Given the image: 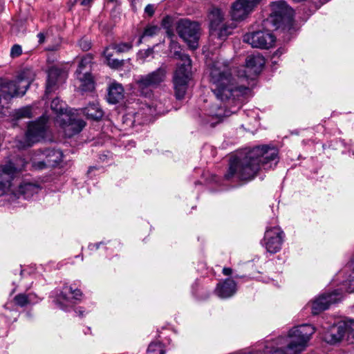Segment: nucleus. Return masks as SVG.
<instances>
[{"instance_id":"obj_34","label":"nucleus","mask_w":354,"mask_h":354,"mask_svg":"<svg viewBox=\"0 0 354 354\" xmlns=\"http://www.w3.org/2000/svg\"><path fill=\"white\" fill-rule=\"evenodd\" d=\"M158 28L156 26H148L145 28V30L142 35L140 36L138 44L142 43V39L144 37H153L156 35L158 32Z\"/></svg>"},{"instance_id":"obj_22","label":"nucleus","mask_w":354,"mask_h":354,"mask_svg":"<svg viewBox=\"0 0 354 354\" xmlns=\"http://www.w3.org/2000/svg\"><path fill=\"white\" fill-rule=\"evenodd\" d=\"M64 75V71L60 68L52 66L49 68L48 71L46 95L53 91L59 78H61Z\"/></svg>"},{"instance_id":"obj_5","label":"nucleus","mask_w":354,"mask_h":354,"mask_svg":"<svg viewBox=\"0 0 354 354\" xmlns=\"http://www.w3.org/2000/svg\"><path fill=\"white\" fill-rule=\"evenodd\" d=\"M166 75L167 66H161L154 71L141 75L136 82L138 92L145 97H151L152 89L158 87L165 81Z\"/></svg>"},{"instance_id":"obj_19","label":"nucleus","mask_w":354,"mask_h":354,"mask_svg":"<svg viewBox=\"0 0 354 354\" xmlns=\"http://www.w3.org/2000/svg\"><path fill=\"white\" fill-rule=\"evenodd\" d=\"M19 170L21 169L17 168L11 162L0 166V196L8 191L14 174Z\"/></svg>"},{"instance_id":"obj_12","label":"nucleus","mask_w":354,"mask_h":354,"mask_svg":"<svg viewBox=\"0 0 354 354\" xmlns=\"http://www.w3.org/2000/svg\"><path fill=\"white\" fill-rule=\"evenodd\" d=\"M283 235V232L279 227L267 228L263 241L266 250L271 254L278 252L281 248Z\"/></svg>"},{"instance_id":"obj_37","label":"nucleus","mask_w":354,"mask_h":354,"mask_svg":"<svg viewBox=\"0 0 354 354\" xmlns=\"http://www.w3.org/2000/svg\"><path fill=\"white\" fill-rule=\"evenodd\" d=\"M79 46L84 51H87L91 48V42L86 38H82L79 41Z\"/></svg>"},{"instance_id":"obj_21","label":"nucleus","mask_w":354,"mask_h":354,"mask_svg":"<svg viewBox=\"0 0 354 354\" xmlns=\"http://www.w3.org/2000/svg\"><path fill=\"white\" fill-rule=\"evenodd\" d=\"M236 291V283L232 279H226L223 282L218 283L215 289L216 295L222 298L226 299L232 297Z\"/></svg>"},{"instance_id":"obj_15","label":"nucleus","mask_w":354,"mask_h":354,"mask_svg":"<svg viewBox=\"0 0 354 354\" xmlns=\"http://www.w3.org/2000/svg\"><path fill=\"white\" fill-rule=\"evenodd\" d=\"M265 59L259 53L248 55L245 59V76L247 79H254L261 72L264 65Z\"/></svg>"},{"instance_id":"obj_4","label":"nucleus","mask_w":354,"mask_h":354,"mask_svg":"<svg viewBox=\"0 0 354 354\" xmlns=\"http://www.w3.org/2000/svg\"><path fill=\"white\" fill-rule=\"evenodd\" d=\"M315 332V329L311 324H303L290 330V340L286 345V353L298 354L302 352Z\"/></svg>"},{"instance_id":"obj_41","label":"nucleus","mask_w":354,"mask_h":354,"mask_svg":"<svg viewBox=\"0 0 354 354\" xmlns=\"http://www.w3.org/2000/svg\"><path fill=\"white\" fill-rule=\"evenodd\" d=\"M223 274L225 276H230L232 274V270L230 268H224L223 269Z\"/></svg>"},{"instance_id":"obj_36","label":"nucleus","mask_w":354,"mask_h":354,"mask_svg":"<svg viewBox=\"0 0 354 354\" xmlns=\"http://www.w3.org/2000/svg\"><path fill=\"white\" fill-rule=\"evenodd\" d=\"M22 54V48L19 44H15L10 50V56L12 58L18 57Z\"/></svg>"},{"instance_id":"obj_28","label":"nucleus","mask_w":354,"mask_h":354,"mask_svg":"<svg viewBox=\"0 0 354 354\" xmlns=\"http://www.w3.org/2000/svg\"><path fill=\"white\" fill-rule=\"evenodd\" d=\"M32 117V107L30 106L21 107L16 110L14 113L13 118L16 120L31 118Z\"/></svg>"},{"instance_id":"obj_30","label":"nucleus","mask_w":354,"mask_h":354,"mask_svg":"<svg viewBox=\"0 0 354 354\" xmlns=\"http://www.w3.org/2000/svg\"><path fill=\"white\" fill-rule=\"evenodd\" d=\"M172 24L173 19L168 15L165 17L161 22V26L165 29L167 37L171 39L174 36Z\"/></svg>"},{"instance_id":"obj_39","label":"nucleus","mask_w":354,"mask_h":354,"mask_svg":"<svg viewBox=\"0 0 354 354\" xmlns=\"http://www.w3.org/2000/svg\"><path fill=\"white\" fill-rule=\"evenodd\" d=\"M104 244H106V243L104 241H101V242L96 243H91L88 245V248L90 250H97L99 249L100 245H104Z\"/></svg>"},{"instance_id":"obj_29","label":"nucleus","mask_w":354,"mask_h":354,"mask_svg":"<svg viewBox=\"0 0 354 354\" xmlns=\"http://www.w3.org/2000/svg\"><path fill=\"white\" fill-rule=\"evenodd\" d=\"M104 55L108 66L111 68L118 69L124 66V61L123 59H112V54L109 52L108 49L104 51Z\"/></svg>"},{"instance_id":"obj_32","label":"nucleus","mask_w":354,"mask_h":354,"mask_svg":"<svg viewBox=\"0 0 354 354\" xmlns=\"http://www.w3.org/2000/svg\"><path fill=\"white\" fill-rule=\"evenodd\" d=\"M148 354H165L164 346L160 342L151 343L147 348Z\"/></svg>"},{"instance_id":"obj_24","label":"nucleus","mask_w":354,"mask_h":354,"mask_svg":"<svg viewBox=\"0 0 354 354\" xmlns=\"http://www.w3.org/2000/svg\"><path fill=\"white\" fill-rule=\"evenodd\" d=\"M82 111L87 119L94 121L100 120L104 115V111L97 103H89Z\"/></svg>"},{"instance_id":"obj_10","label":"nucleus","mask_w":354,"mask_h":354,"mask_svg":"<svg viewBox=\"0 0 354 354\" xmlns=\"http://www.w3.org/2000/svg\"><path fill=\"white\" fill-rule=\"evenodd\" d=\"M68 293L73 295L72 299L74 300L80 301L82 297V292L80 289H74L67 284L63 286L62 290L57 291L53 301L58 308L65 311L68 310L69 308L73 304L71 299L68 297Z\"/></svg>"},{"instance_id":"obj_7","label":"nucleus","mask_w":354,"mask_h":354,"mask_svg":"<svg viewBox=\"0 0 354 354\" xmlns=\"http://www.w3.org/2000/svg\"><path fill=\"white\" fill-rule=\"evenodd\" d=\"M176 28L179 37L187 44L191 49L194 50L198 48L200 37L198 23L182 19L178 21Z\"/></svg>"},{"instance_id":"obj_17","label":"nucleus","mask_w":354,"mask_h":354,"mask_svg":"<svg viewBox=\"0 0 354 354\" xmlns=\"http://www.w3.org/2000/svg\"><path fill=\"white\" fill-rule=\"evenodd\" d=\"M90 62L89 58L84 57L81 59L75 71L76 77L80 82V89L83 92L91 91L94 88V82L91 74L84 69Z\"/></svg>"},{"instance_id":"obj_23","label":"nucleus","mask_w":354,"mask_h":354,"mask_svg":"<svg viewBox=\"0 0 354 354\" xmlns=\"http://www.w3.org/2000/svg\"><path fill=\"white\" fill-rule=\"evenodd\" d=\"M124 97V88L121 84L112 83L108 90L107 100L109 103L115 104Z\"/></svg>"},{"instance_id":"obj_43","label":"nucleus","mask_w":354,"mask_h":354,"mask_svg":"<svg viewBox=\"0 0 354 354\" xmlns=\"http://www.w3.org/2000/svg\"><path fill=\"white\" fill-rule=\"evenodd\" d=\"M93 1V0H82L81 1V5L84 6H88Z\"/></svg>"},{"instance_id":"obj_33","label":"nucleus","mask_w":354,"mask_h":354,"mask_svg":"<svg viewBox=\"0 0 354 354\" xmlns=\"http://www.w3.org/2000/svg\"><path fill=\"white\" fill-rule=\"evenodd\" d=\"M133 47L131 42H122L120 44H114L112 48L115 50L118 53H124L130 50Z\"/></svg>"},{"instance_id":"obj_1","label":"nucleus","mask_w":354,"mask_h":354,"mask_svg":"<svg viewBox=\"0 0 354 354\" xmlns=\"http://www.w3.org/2000/svg\"><path fill=\"white\" fill-rule=\"evenodd\" d=\"M279 162L278 150L268 145L257 146L244 155H237L230 158L229 168L224 175L227 180L234 177L240 180H251L260 168L265 170L273 169Z\"/></svg>"},{"instance_id":"obj_16","label":"nucleus","mask_w":354,"mask_h":354,"mask_svg":"<svg viewBox=\"0 0 354 354\" xmlns=\"http://www.w3.org/2000/svg\"><path fill=\"white\" fill-rule=\"evenodd\" d=\"M271 9L270 17L274 18L273 21L275 25L284 20L289 21L292 19L294 15L293 9L283 1L272 2L271 3Z\"/></svg>"},{"instance_id":"obj_9","label":"nucleus","mask_w":354,"mask_h":354,"mask_svg":"<svg viewBox=\"0 0 354 354\" xmlns=\"http://www.w3.org/2000/svg\"><path fill=\"white\" fill-rule=\"evenodd\" d=\"M47 122L48 118L42 115L38 120L28 123L25 136L28 147L32 146L45 138Z\"/></svg>"},{"instance_id":"obj_18","label":"nucleus","mask_w":354,"mask_h":354,"mask_svg":"<svg viewBox=\"0 0 354 354\" xmlns=\"http://www.w3.org/2000/svg\"><path fill=\"white\" fill-rule=\"evenodd\" d=\"M346 331V324L345 321L339 322L336 324L330 326L322 333V339L330 344H335L339 342Z\"/></svg>"},{"instance_id":"obj_42","label":"nucleus","mask_w":354,"mask_h":354,"mask_svg":"<svg viewBox=\"0 0 354 354\" xmlns=\"http://www.w3.org/2000/svg\"><path fill=\"white\" fill-rule=\"evenodd\" d=\"M37 37L39 39V43L40 44H43L45 41V35L43 32H39L37 34Z\"/></svg>"},{"instance_id":"obj_38","label":"nucleus","mask_w":354,"mask_h":354,"mask_svg":"<svg viewBox=\"0 0 354 354\" xmlns=\"http://www.w3.org/2000/svg\"><path fill=\"white\" fill-rule=\"evenodd\" d=\"M156 8L153 4H148L145 8V13L151 17L155 13Z\"/></svg>"},{"instance_id":"obj_20","label":"nucleus","mask_w":354,"mask_h":354,"mask_svg":"<svg viewBox=\"0 0 354 354\" xmlns=\"http://www.w3.org/2000/svg\"><path fill=\"white\" fill-rule=\"evenodd\" d=\"M41 187L36 183L24 181L18 187L17 190L14 193L15 196L19 198L30 199L34 195L38 194Z\"/></svg>"},{"instance_id":"obj_3","label":"nucleus","mask_w":354,"mask_h":354,"mask_svg":"<svg viewBox=\"0 0 354 354\" xmlns=\"http://www.w3.org/2000/svg\"><path fill=\"white\" fill-rule=\"evenodd\" d=\"M169 48L173 53V57L183 62V64L177 67L173 77L176 97L181 100L185 95L191 78L192 61L188 55L181 52V48L178 42L171 40Z\"/></svg>"},{"instance_id":"obj_45","label":"nucleus","mask_w":354,"mask_h":354,"mask_svg":"<svg viewBox=\"0 0 354 354\" xmlns=\"http://www.w3.org/2000/svg\"><path fill=\"white\" fill-rule=\"evenodd\" d=\"M109 1H111V2H113L115 1V0H109Z\"/></svg>"},{"instance_id":"obj_8","label":"nucleus","mask_w":354,"mask_h":354,"mask_svg":"<svg viewBox=\"0 0 354 354\" xmlns=\"http://www.w3.org/2000/svg\"><path fill=\"white\" fill-rule=\"evenodd\" d=\"M77 110H69L63 118L57 119V124L64 129L66 136L72 137L81 132L86 122L77 117Z\"/></svg>"},{"instance_id":"obj_11","label":"nucleus","mask_w":354,"mask_h":354,"mask_svg":"<svg viewBox=\"0 0 354 354\" xmlns=\"http://www.w3.org/2000/svg\"><path fill=\"white\" fill-rule=\"evenodd\" d=\"M243 40L253 48L268 49L274 44L275 37L268 31H256L244 35Z\"/></svg>"},{"instance_id":"obj_40","label":"nucleus","mask_w":354,"mask_h":354,"mask_svg":"<svg viewBox=\"0 0 354 354\" xmlns=\"http://www.w3.org/2000/svg\"><path fill=\"white\" fill-rule=\"evenodd\" d=\"M272 354H287L286 353V346L277 348L273 351H272Z\"/></svg>"},{"instance_id":"obj_26","label":"nucleus","mask_w":354,"mask_h":354,"mask_svg":"<svg viewBox=\"0 0 354 354\" xmlns=\"http://www.w3.org/2000/svg\"><path fill=\"white\" fill-rule=\"evenodd\" d=\"M50 108L52 111L57 115L56 122H57V119H59V117L63 118L65 113H68L67 104L64 102L59 100L58 97H56L52 100Z\"/></svg>"},{"instance_id":"obj_44","label":"nucleus","mask_w":354,"mask_h":354,"mask_svg":"<svg viewBox=\"0 0 354 354\" xmlns=\"http://www.w3.org/2000/svg\"><path fill=\"white\" fill-rule=\"evenodd\" d=\"M80 315H82V311L80 310Z\"/></svg>"},{"instance_id":"obj_6","label":"nucleus","mask_w":354,"mask_h":354,"mask_svg":"<svg viewBox=\"0 0 354 354\" xmlns=\"http://www.w3.org/2000/svg\"><path fill=\"white\" fill-rule=\"evenodd\" d=\"M63 153L59 149H44L35 151L32 155V167L42 170L48 167H55L62 160Z\"/></svg>"},{"instance_id":"obj_14","label":"nucleus","mask_w":354,"mask_h":354,"mask_svg":"<svg viewBox=\"0 0 354 354\" xmlns=\"http://www.w3.org/2000/svg\"><path fill=\"white\" fill-rule=\"evenodd\" d=\"M261 0H236L231 6V17L234 21L244 19Z\"/></svg>"},{"instance_id":"obj_35","label":"nucleus","mask_w":354,"mask_h":354,"mask_svg":"<svg viewBox=\"0 0 354 354\" xmlns=\"http://www.w3.org/2000/svg\"><path fill=\"white\" fill-rule=\"evenodd\" d=\"M346 324V334L349 337L354 339V319H348L345 321Z\"/></svg>"},{"instance_id":"obj_2","label":"nucleus","mask_w":354,"mask_h":354,"mask_svg":"<svg viewBox=\"0 0 354 354\" xmlns=\"http://www.w3.org/2000/svg\"><path fill=\"white\" fill-rule=\"evenodd\" d=\"M209 83L211 90L218 100L238 108L241 107L245 95L250 92L248 86L238 84L226 62L216 60L212 64Z\"/></svg>"},{"instance_id":"obj_31","label":"nucleus","mask_w":354,"mask_h":354,"mask_svg":"<svg viewBox=\"0 0 354 354\" xmlns=\"http://www.w3.org/2000/svg\"><path fill=\"white\" fill-rule=\"evenodd\" d=\"M234 28V26L222 24L216 30H218L217 35L218 38L221 39H225L229 35L232 33Z\"/></svg>"},{"instance_id":"obj_27","label":"nucleus","mask_w":354,"mask_h":354,"mask_svg":"<svg viewBox=\"0 0 354 354\" xmlns=\"http://www.w3.org/2000/svg\"><path fill=\"white\" fill-rule=\"evenodd\" d=\"M209 19L210 21V28L216 31L218 26L223 24V14L221 9L214 8L209 13Z\"/></svg>"},{"instance_id":"obj_13","label":"nucleus","mask_w":354,"mask_h":354,"mask_svg":"<svg viewBox=\"0 0 354 354\" xmlns=\"http://www.w3.org/2000/svg\"><path fill=\"white\" fill-rule=\"evenodd\" d=\"M342 293L339 290H334L331 292L324 293L316 299L312 305V313L318 315L321 312L328 309L329 306L337 303L342 299Z\"/></svg>"},{"instance_id":"obj_25","label":"nucleus","mask_w":354,"mask_h":354,"mask_svg":"<svg viewBox=\"0 0 354 354\" xmlns=\"http://www.w3.org/2000/svg\"><path fill=\"white\" fill-rule=\"evenodd\" d=\"M15 304L19 307H25L29 304H35L38 302V298L33 293H19L14 297Z\"/></svg>"}]
</instances>
